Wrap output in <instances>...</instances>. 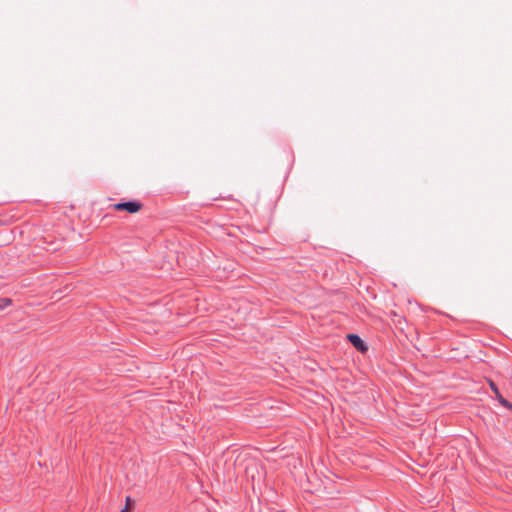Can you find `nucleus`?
Wrapping results in <instances>:
<instances>
[{
  "instance_id": "5",
  "label": "nucleus",
  "mask_w": 512,
  "mask_h": 512,
  "mask_svg": "<svg viewBox=\"0 0 512 512\" xmlns=\"http://www.w3.org/2000/svg\"><path fill=\"white\" fill-rule=\"evenodd\" d=\"M130 501H131L130 497H127L126 498V506H125V508H123L121 510V512H128V506H129Z\"/></svg>"
},
{
  "instance_id": "6",
  "label": "nucleus",
  "mask_w": 512,
  "mask_h": 512,
  "mask_svg": "<svg viewBox=\"0 0 512 512\" xmlns=\"http://www.w3.org/2000/svg\"><path fill=\"white\" fill-rule=\"evenodd\" d=\"M508 410L512 411V403L510 407H506Z\"/></svg>"
},
{
  "instance_id": "1",
  "label": "nucleus",
  "mask_w": 512,
  "mask_h": 512,
  "mask_svg": "<svg viewBox=\"0 0 512 512\" xmlns=\"http://www.w3.org/2000/svg\"><path fill=\"white\" fill-rule=\"evenodd\" d=\"M142 203L137 200H130L127 202H119L112 205L113 209L116 211H127L130 214L137 213L142 208Z\"/></svg>"
},
{
  "instance_id": "2",
  "label": "nucleus",
  "mask_w": 512,
  "mask_h": 512,
  "mask_svg": "<svg viewBox=\"0 0 512 512\" xmlns=\"http://www.w3.org/2000/svg\"><path fill=\"white\" fill-rule=\"evenodd\" d=\"M347 339L360 352H365L368 349L365 342L357 334H348Z\"/></svg>"
},
{
  "instance_id": "3",
  "label": "nucleus",
  "mask_w": 512,
  "mask_h": 512,
  "mask_svg": "<svg viewBox=\"0 0 512 512\" xmlns=\"http://www.w3.org/2000/svg\"><path fill=\"white\" fill-rule=\"evenodd\" d=\"M488 384H489V387L491 388L492 392L495 394V398L497 399V401L503 406V407H510L511 406V402H509L507 399H505L502 394L500 393L497 385L495 384L494 381L492 380H488Z\"/></svg>"
},
{
  "instance_id": "4",
  "label": "nucleus",
  "mask_w": 512,
  "mask_h": 512,
  "mask_svg": "<svg viewBox=\"0 0 512 512\" xmlns=\"http://www.w3.org/2000/svg\"><path fill=\"white\" fill-rule=\"evenodd\" d=\"M10 304H11V300L9 298H0V310H3Z\"/></svg>"
}]
</instances>
